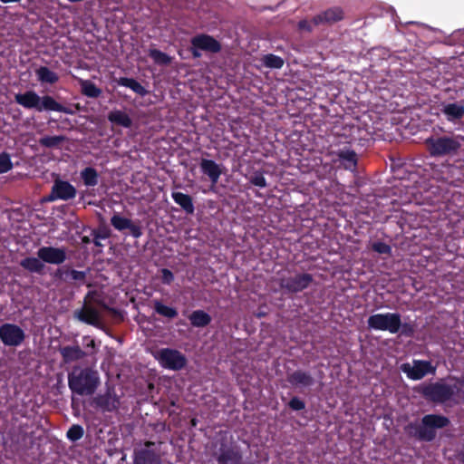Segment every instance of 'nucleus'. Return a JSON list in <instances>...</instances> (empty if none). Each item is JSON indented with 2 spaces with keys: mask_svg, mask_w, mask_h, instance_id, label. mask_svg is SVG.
Segmentation results:
<instances>
[{
  "mask_svg": "<svg viewBox=\"0 0 464 464\" xmlns=\"http://www.w3.org/2000/svg\"><path fill=\"white\" fill-rule=\"evenodd\" d=\"M37 256H26L19 265L31 274L43 276L45 274V264L60 266L67 259L66 248L54 246H41L38 248Z\"/></svg>",
  "mask_w": 464,
  "mask_h": 464,
  "instance_id": "obj_1",
  "label": "nucleus"
},
{
  "mask_svg": "<svg viewBox=\"0 0 464 464\" xmlns=\"http://www.w3.org/2000/svg\"><path fill=\"white\" fill-rule=\"evenodd\" d=\"M100 385V375L90 367L74 366L68 373V386L71 392L80 396H92Z\"/></svg>",
  "mask_w": 464,
  "mask_h": 464,
  "instance_id": "obj_2",
  "label": "nucleus"
},
{
  "mask_svg": "<svg viewBox=\"0 0 464 464\" xmlns=\"http://www.w3.org/2000/svg\"><path fill=\"white\" fill-rule=\"evenodd\" d=\"M450 424L448 417L441 414H426L420 423L411 422L406 427L410 436L414 437L419 441L430 442L437 436V430L444 429Z\"/></svg>",
  "mask_w": 464,
  "mask_h": 464,
  "instance_id": "obj_3",
  "label": "nucleus"
},
{
  "mask_svg": "<svg viewBox=\"0 0 464 464\" xmlns=\"http://www.w3.org/2000/svg\"><path fill=\"white\" fill-rule=\"evenodd\" d=\"M450 379L455 380L459 385H450L443 381H440L420 384L415 388V391L429 401L440 404L445 403L450 401L454 395H458L461 392L463 385V381L459 378L450 377Z\"/></svg>",
  "mask_w": 464,
  "mask_h": 464,
  "instance_id": "obj_4",
  "label": "nucleus"
},
{
  "mask_svg": "<svg viewBox=\"0 0 464 464\" xmlns=\"http://www.w3.org/2000/svg\"><path fill=\"white\" fill-rule=\"evenodd\" d=\"M14 102L22 107L37 111H57L72 114V111L59 103L50 95L39 96L34 91H26L14 95Z\"/></svg>",
  "mask_w": 464,
  "mask_h": 464,
  "instance_id": "obj_5",
  "label": "nucleus"
},
{
  "mask_svg": "<svg viewBox=\"0 0 464 464\" xmlns=\"http://www.w3.org/2000/svg\"><path fill=\"white\" fill-rule=\"evenodd\" d=\"M463 138L459 135H431L424 141L433 158L452 157L459 153Z\"/></svg>",
  "mask_w": 464,
  "mask_h": 464,
  "instance_id": "obj_6",
  "label": "nucleus"
},
{
  "mask_svg": "<svg viewBox=\"0 0 464 464\" xmlns=\"http://www.w3.org/2000/svg\"><path fill=\"white\" fill-rule=\"evenodd\" d=\"M314 282V276L309 273H296L294 276L279 274L277 283L285 294L294 295L307 289Z\"/></svg>",
  "mask_w": 464,
  "mask_h": 464,
  "instance_id": "obj_7",
  "label": "nucleus"
},
{
  "mask_svg": "<svg viewBox=\"0 0 464 464\" xmlns=\"http://www.w3.org/2000/svg\"><path fill=\"white\" fill-rule=\"evenodd\" d=\"M367 325L369 329L397 334L401 329V316L399 313L375 314L368 317Z\"/></svg>",
  "mask_w": 464,
  "mask_h": 464,
  "instance_id": "obj_8",
  "label": "nucleus"
},
{
  "mask_svg": "<svg viewBox=\"0 0 464 464\" xmlns=\"http://www.w3.org/2000/svg\"><path fill=\"white\" fill-rule=\"evenodd\" d=\"M190 44L189 52L195 59L201 57V51L218 53L222 49L221 44L212 35L207 34H199L193 36L190 39Z\"/></svg>",
  "mask_w": 464,
  "mask_h": 464,
  "instance_id": "obj_9",
  "label": "nucleus"
},
{
  "mask_svg": "<svg viewBox=\"0 0 464 464\" xmlns=\"http://www.w3.org/2000/svg\"><path fill=\"white\" fill-rule=\"evenodd\" d=\"M154 357L163 368L171 371H180L187 364L186 356L176 349H160Z\"/></svg>",
  "mask_w": 464,
  "mask_h": 464,
  "instance_id": "obj_10",
  "label": "nucleus"
},
{
  "mask_svg": "<svg viewBox=\"0 0 464 464\" xmlns=\"http://www.w3.org/2000/svg\"><path fill=\"white\" fill-rule=\"evenodd\" d=\"M77 190L69 181L57 179L54 180L51 192L44 198V201L53 202L55 200H71L75 198Z\"/></svg>",
  "mask_w": 464,
  "mask_h": 464,
  "instance_id": "obj_11",
  "label": "nucleus"
},
{
  "mask_svg": "<svg viewBox=\"0 0 464 464\" xmlns=\"http://www.w3.org/2000/svg\"><path fill=\"white\" fill-rule=\"evenodd\" d=\"M24 339V331L17 324L5 323L0 326V340L5 345L16 347Z\"/></svg>",
  "mask_w": 464,
  "mask_h": 464,
  "instance_id": "obj_12",
  "label": "nucleus"
},
{
  "mask_svg": "<svg viewBox=\"0 0 464 464\" xmlns=\"http://www.w3.org/2000/svg\"><path fill=\"white\" fill-rule=\"evenodd\" d=\"M401 370L409 379L413 381L421 380L427 374H434L436 372V368L432 366L431 362L424 360H414L412 366L404 363L401 365Z\"/></svg>",
  "mask_w": 464,
  "mask_h": 464,
  "instance_id": "obj_13",
  "label": "nucleus"
},
{
  "mask_svg": "<svg viewBox=\"0 0 464 464\" xmlns=\"http://www.w3.org/2000/svg\"><path fill=\"white\" fill-rule=\"evenodd\" d=\"M218 464H243V455L236 446L221 444L215 454Z\"/></svg>",
  "mask_w": 464,
  "mask_h": 464,
  "instance_id": "obj_14",
  "label": "nucleus"
},
{
  "mask_svg": "<svg viewBox=\"0 0 464 464\" xmlns=\"http://www.w3.org/2000/svg\"><path fill=\"white\" fill-rule=\"evenodd\" d=\"M92 292H88L84 297V305L74 312V316L81 322L90 325L98 326L100 324V313L97 309L87 304L88 299Z\"/></svg>",
  "mask_w": 464,
  "mask_h": 464,
  "instance_id": "obj_15",
  "label": "nucleus"
},
{
  "mask_svg": "<svg viewBox=\"0 0 464 464\" xmlns=\"http://www.w3.org/2000/svg\"><path fill=\"white\" fill-rule=\"evenodd\" d=\"M286 381L295 388H309L314 384V378L307 372L301 369L287 373Z\"/></svg>",
  "mask_w": 464,
  "mask_h": 464,
  "instance_id": "obj_16",
  "label": "nucleus"
},
{
  "mask_svg": "<svg viewBox=\"0 0 464 464\" xmlns=\"http://www.w3.org/2000/svg\"><path fill=\"white\" fill-rule=\"evenodd\" d=\"M440 111L448 121L452 123L459 122L464 117V102H443Z\"/></svg>",
  "mask_w": 464,
  "mask_h": 464,
  "instance_id": "obj_17",
  "label": "nucleus"
},
{
  "mask_svg": "<svg viewBox=\"0 0 464 464\" xmlns=\"http://www.w3.org/2000/svg\"><path fill=\"white\" fill-rule=\"evenodd\" d=\"M92 402L96 408L108 412L118 410L120 406V400L118 396L116 394H111L110 392L97 395L93 398Z\"/></svg>",
  "mask_w": 464,
  "mask_h": 464,
  "instance_id": "obj_18",
  "label": "nucleus"
},
{
  "mask_svg": "<svg viewBox=\"0 0 464 464\" xmlns=\"http://www.w3.org/2000/svg\"><path fill=\"white\" fill-rule=\"evenodd\" d=\"M336 163H339L346 170L353 171L357 168L358 157L353 150L343 149L335 152Z\"/></svg>",
  "mask_w": 464,
  "mask_h": 464,
  "instance_id": "obj_19",
  "label": "nucleus"
},
{
  "mask_svg": "<svg viewBox=\"0 0 464 464\" xmlns=\"http://www.w3.org/2000/svg\"><path fill=\"white\" fill-rule=\"evenodd\" d=\"M201 172L208 176L213 185L217 184L221 174V166L216 161L208 159H201L199 163Z\"/></svg>",
  "mask_w": 464,
  "mask_h": 464,
  "instance_id": "obj_20",
  "label": "nucleus"
},
{
  "mask_svg": "<svg viewBox=\"0 0 464 464\" xmlns=\"http://www.w3.org/2000/svg\"><path fill=\"white\" fill-rule=\"evenodd\" d=\"M133 464H161L160 456L152 450H134Z\"/></svg>",
  "mask_w": 464,
  "mask_h": 464,
  "instance_id": "obj_21",
  "label": "nucleus"
},
{
  "mask_svg": "<svg viewBox=\"0 0 464 464\" xmlns=\"http://www.w3.org/2000/svg\"><path fill=\"white\" fill-rule=\"evenodd\" d=\"M343 18V13L342 9L335 7L330 8L326 11L315 15L313 18V23L315 25L322 24H333L341 21Z\"/></svg>",
  "mask_w": 464,
  "mask_h": 464,
  "instance_id": "obj_22",
  "label": "nucleus"
},
{
  "mask_svg": "<svg viewBox=\"0 0 464 464\" xmlns=\"http://www.w3.org/2000/svg\"><path fill=\"white\" fill-rule=\"evenodd\" d=\"M64 363L80 361L86 356V353L79 345H66L59 350Z\"/></svg>",
  "mask_w": 464,
  "mask_h": 464,
  "instance_id": "obj_23",
  "label": "nucleus"
},
{
  "mask_svg": "<svg viewBox=\"0 0 464 464\" xmlns=\"http://www.w3.org/2000/svg\"><path fill=\"white\" fill-rule=\"evenodd\" d=\"M171 197L176 204H178L187 214H193L195 211L192 198L182 192H172Z\"/></svg>",
  "mask_w": 464,
  "mask_h": 464,
  "instance_id": "obj_24",
  "label": "nucleus"
},
{
  "mask_svg": "<svg viewBox=\"0 0 464 464\" xmlns=\"http://www.w3.org/2000/svg\"><path fill=\"white\" fill-rule=\"evenodd\" d=\"M193 327H206L211 323V316L204 310H195L188 315Z\"/></svg>",
  "mask_w": 464,
  "mask_h": 464,
  "instance_id": "obj_25",
  "label": "nucleus"
},
{
  "mask_svg": "<svg viewBox=\"0 0 464 464\" xmlns=\"http://www.w3.org/2000/svg\"><path fill=\"white\" fill-rule=\"evenodd\" d=\"M108 120L111 123L124 128H130L132 124V121L130 116L126 112L120 110L110 111L108 114Z\"/></svg>",
  "mask_w": 464,
  "mask_h": 464,
  "instance_id": "obj_26",
  "label": "nucleus"
},
{
  "mask_svg": "<svg viewBox=\"0 0 464 464\" xmlns=\"http://www.w3.org/2000/svg\"><path fill=\"white\" fill-rule=\"evenodd\" d=\"M116 82L118 85L130 88L131 91L140 95L141 97L148 94V91L133 78L120 77Z\"/></svg>",
  "mask_w": 464,
  "mask_h": 464,
  "instance_id": "obj_27",
  "label": "nucleus"
},
{
  "mask_svg": "<svg viewBox=\"0 0 464 464\" xmlns=\"http://www.w3.org/2000/svg\"><path fill=\"white\" fill-rule=\"evenodd\" d=\"M80 177L86 187H95L99 183V173L93 167H86L80 172Z\"/></svg>",
  "mask_w": 464,
  "mask_h": 464,
  "instance_id": "obj_28",
  "label": "nucleus"
},
{
  "mask_svg": "<svg viewBox=\"0 0 464 464\" xmlns=\"http://www.w3.org/2000/svg\"><path fill=\"white\" fill-rule=\"evenodd\" d=\"M82 93L89 98H98L102 94V90L90 80H79Z\"/></svg>",
  "mask_w": 464,
  "mask_h": 464,
  "instance_id": "obj_29",
  "label": "nucleus"
},
{
  "mask_svg": "<svg viewBox=\"0 0 464 464\" xmlns=\"http://www.w3.org/2000/svg\"><path fill=\"white\" fill-rule=\"evenodd\" d=\"M35 73H36L38 81H40L43 83L53 84V83L57 82L59 80L58 75L54 72L51 71L46 66L39 67L36 70Z\"/></svg>",
  "mask_w": 464,
  "mask_h": 464,
  "instance_id": "obj_30",
  "label": "nucleus"
},
{
  "mask_svg": "<svg viewBox=\"0 0 464 464\" xmlns=\"http://www.w3.org/2000/svg\"><path fill=\"white\" fill-rule=\"evenodd\" d=\"M67 138L63 135L44 136L38 140L40 146L47 149L59 148Z\"/></svg>",
  "mask_w": 464,
  "mask_h": 464,
  "instance_id": "obj_31",
  "label": "nucleus"
},
{
  "mask_svg": "<svg viewBox=\"0 0 464 464\" xmlns=\"http://www.w3.org/2000/svg\"><path fill=\"white\" fill-rule=\"evenodd\" d=\"M153 309L160 315L169 319H173L178 316L176 308L165 305L160 300H153Z\"/></svg>",
  "mask_w": 464,
  "mask_h": 464,
  "instance_id": "obj_32",
  "label": "nucleus"
},
{
  "mask_svg": "<svg viewBox=\"0 0 464 464\" xmlns=\"http://www.w3.org/2000/svg\"><path fill=\"white\" fill-rule=\"evenodd\" d=\"M87 271H78L75 269H72L67 267V272H65V276L67 277V282H74L78 283L79 285L85 284L87 278Z\"/></svg>",
  "mask_w": 464,
  "mask_h": 464,
  "instance_id": "obj_33",
  "label": "nucleus"
},
{
  "mask_svg": "<svg viewBox=\"0 0 464 464\" xmlns=\"http://www.w3.org/2000/svg\"><path fill=\"white\" fill-rule=\"evenodd\" d=\"M149 56L158 65H169L172 61L169 55L158 49H150Z\"/></svg>",
  "mask_w": 464,
  "mask_h": 464,
  "instance_id": "obj_34",
  "label": "nucleus"
},
{
  "mask_svg": "<svg viewBox=\"0 0 464 464\" xmlns=\"http://www.w3.org/2000/svg\"><path fill=\"white\" fill-rule=\"evenodd\" d=\"M131 219L115 213L111 218V226L118 231H123L130 225Z\"/></svg>",
  "mask_w": 464,
  "mask_h": 464,
  "instance_id": "obj_35",
  "label": "nucleus"
},
{
  "mask_svg": "<svg viewBox=\"0 0 464 464\" xmlns=\"http://www.w3.org/2000/svg\"><path fill=\"white\" fill-rule=\"evenodd\" d=\"M265 66L272 69H280L284 65V60L280 56L269 53L264 56L263 59Z\"/></svg>",
  "mask_w": 464,
  "mask_h": 464,
  "instance_id": "obj_36",
  "label": "nucleus"
},
{
  "mask_svg": "<svg viewBox=\"0 0 464 464\" xmlns=\"http://www.w3.org/2000/svg\"><path fill=\"white\" fill-rule=\"evenodd\" d=\"M83 435H84V430H83L82 426H81L79 424L72 425L66 433L67 439L72 442H75V441L81 440L83 437Z\"/></svg>",
  "mask_w": 464,
  "mask_h": 464,
  "instance_id": "obj_37",
  "label": "nucleus"
},
{
  "mask_svg": "<svg viewBox=\"0 0 464 464\" xmlns=\"http://www.w3.org/2000/svg\"><path fill=\"white\" fill-rule=\"evenodd\" d=\"M249 182L258 188H266L267 186L266 179L264 177L263 171H255L249 178Z\"/></svg>",
  "mask_w": 464,
  "mask_h": 464,
  "instance_id": "obj_38",
  "label": "nucleus"
},
{
  "mask_svg": "<svg viewBox=\"0 0 464 464\" xmlns=\"http://www.w3.org/2000/svg\"><path fill=\"white\" fill-rule=\"evenodd\" d=\"M13 169L11 157L7 152L0 153V174L6 173Z\"/></svg>",
  "mask_w": 464,
  "mask_h": 464,
  "instance_id": "obj_39",
  "label": "nucleus"
},
{
  "mask_svg": "<svg viewBox=\"0 0 464 464\" xmlns=\"http://www.w3.org/2000/svg\"><path fill=\"white\" fill-rule=\"evenodd\" d=\"M372 249L378 254L387 255V256L392 255L391 246L384 242H382V241L374 242L372 245Z\"/></svg>",
  "mask_w": 464,
  "mask_h": 464,
  "instance_id": "obj_40",
  "label": "nucleus"
},
{
  "mask_svg": "<svg viewBox=\"0 0 464 464\" xmlns=\"http://www.w3.org/2000/svg\"><path fill=\"white\" fill-rule=\"evenodd\" d=\"M130 230V235L134 238H140L142 235V227L140 221L134 222L131 220L130 225L127 227Z\"/></svg>",
  "mask_w": 464,
  "mask_h": 464,
  "instance_id": "obj_41",
  "label": "nucleus"
},
{
  "mask_svg": "<svg viewBox=\"0 0 464 464\" xmlns=\"http://www.w3.org/2000/svg\"><path fill=\"white\" fill-rule=\"evenodd\" d=\"M288 406L293 411H302L305 408V403L298 397H293L289 402Z\"/></svg>",
  "mask_w": 464,
  "mask_h": 464,
  "instance_id": "obj_42",
  "label": "nucleus"
},
{
  "mask_svg": "<svg viewBox=\"0 0 464 464\" xmlns=\"http://www.w3.org/2000/svg\"><path fill=\"white\" fill-rule=\"evenodd\" d=\"M161 282L164 285H170L174 280L173 273L168 268L161 269Z\"/></svg>",
  "mask_w": 464,
  "mask_h": 464,
  "instance_id": "obj_43",
  "label": "nucleus"
},
{
  "mask_svg": "<svg viewBox=\"0 0 464 464\" xmlns=\"http://www.w3.org/2000/svg\"><path fill=\"white\" fill-rule=\"evenodd\" d=\"M400 331H401V335H404L407 337H411L414 334V327L412 324H411L409 323H404V324L401 323Z\"/></svg>",
  "mask_w": 464,
  "mask_h": 464,
  "instance_id": "obj_44",
  "label": "nucleus"
},
{
  "mask_svg": "<svg viewBox=\"0 0 464 464\" xmlns=\"http://www.w3.org/2000/svg\"><path fill=\"white\" fill-rule=\"evenodd\" d=\"M67 267L68 266H63V267L57 268L55 270V272L53 273V277L56 279L67 282V277L65 276V272H67Z\"/></svg>",
  "mask_w": 464,
  "mask_h": 464,
  "instance_id": "obj_45",
  "label": "nucleus"
},
{
  "mask_svg": "<svg viewBox=\"0 0 464 464\" xmlns=\"http://www.w3.org/2000/svg\"><path fill=\"white\" fill-rule=\"evenodd\" d=\"M82 341H83V344L86 348H92V349L95 348V342L91 336H84L82 338Z\"/></svg>",
  "mask_w": 464,
  "mask_h": 464,
  "instance_id": "obj_46",
  "label": "nucleus"
},
{
  "mask_svg": "<svg viewBox=\"0 0 464 464\" xmlns=\"http://www.w3.org/2000/svg\"><path fill=\"white\" fill-rule=\"evenodd\" d=\"M109 237L108 234H103V235H101L99 233H95L94 234V239H93V244L96 246H101L102 244L100 243L99 239L100 238H107Z\"/></svg>",
  "mask_w": 464,
  "mask_h": 464,
  "instance_id": "obj_47",
  "label": "nucleus"
},
{
  "mask_svg": "<svg viewBox=\"0 0 464 464\" xmlns=\"http://www.w3.org/2000/svg\"><path fill=\"white\" fill-rule=\"evenodd\" d=\"M458 458H459V460L464 464V442H463V445H462V448L461 450L459 451L458 453Z\"/></svg>",
  "mask_w": 464,
  "mask_h": 464,
  "instance_id": "obj_48",
  "label": "nucleus"
},
{
  "mask_svg": "<svg viewBox=\"0 0 464 464\" xmlns=\"http://www.w3.org/2000/svg\"><path fill=\"white\" fill-rule=\"evenodd\" d=\"M21 0H0L3 4H8V3H19Z\"/></svg>",
  "mask_w": 464,
  "mask_h": 464,
  "instance_id": "obj_49",
  "label": "nucleus"
},
{
  "mask_svg": "<svg viewBox=\"0 0 464 464\" xmlns=\"http://www.w3.org/2000/svg\"><path fill=\"white\" fill-rule=\"evenodd\" d=\"M154 446V442L152 441H146L145 442V449H149L150 447Z\"/></svg>",
  "mask_w": 464,
  "mask_h": 464,
  "instance_id": "obj_50",
  "label": "nucleus"
},
{
  "mask_svg": "<svg viewBox=\"0 0 464 464\" xmlns=\"http://www.w3.org/2000/svg\"><path fill=\"white\" fill-rule=\"evenodd\" d=\"M305 24H306V22H305V21H300V22H299V27H300V28H304V27H305Z\"/></svg>",
  "mask_w": 464,
  "mask_h": 464,
  "instance_id": "obj_51",
  "label": "nucleus"
},
{
  "mask_svg": "<svg viewBox=\"0 0 464 464\" xmlns=\"http://www.w3.org/2000/svg\"><path fill=\"white\" fill-rule=\"evenodd\" d=\"M265 315H266V314L265 313H261V312L256 314V316L258 318L264 317Z\"/></svg>",
  "mask_w": 464,
  "mask_h": 464,
  "instance_id": "obj_52",
  "label": "nucleus"
},
{
  "mask_svg": "<svg viewBox=\"0 0 464 464\" xmlns=\"http://www.w3.org/2000/svg\"><path fill=\"white\" fill-rule=\"evenodd\" d=\"M191 425L194 426V427L197 425V420L196 419H192L191 420Z\"/></svg>",
  "mask_w": 464,
  "mask_h": 464,
  "instance_id": "obj_53",
  "label": "nucleus"
},
{
  "mask_svg": "<svg viewBox=\"0 0 464 464\" xmlns=\"http://www.w3.org/2000/svg\"><path fill=\"white\" fill-rule=\"evenodd\" d=\"M87 241H88V238L84 237L83 242H87Z\"/></svg>",
  "mask_w": 464,
  "mask_h": 464,
  "instance_id": "obj_54",
  "label": "nucleus"
}]
</instances>
